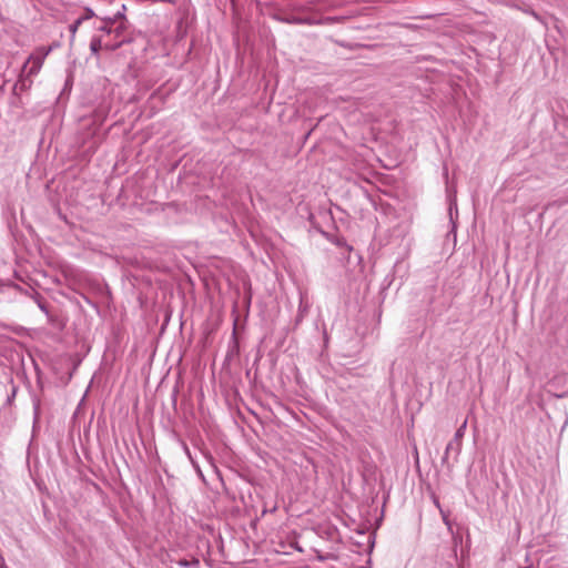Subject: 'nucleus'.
<instances>
[{
	"mask_svg": "<svg viewBox=\"0 0 568 568\" xmlns=\"http://www.w3.org/2000/svg\"><path fill=\"white\" fill-rule=\"evenodd\" d=\"M466 425H467V420H465L462 424V426L455 432L453 439L449 440V443L447 444L444 456L442 458L443 464L447 463L450 453L455 454V458H457L458 455L460 454Z\"/></svg>",
	"mask_w": 568,
	"mask_h": 568,
	"instance_id": "f257e3e1",
	"label": "nucleus"
},
{
	"mask_svg": "<svg viewBox=\"0 0 568 568\" xmlns=\"http://www.w3.org/2000/svg\"><path fill=\"white\" fill-rule=\"evenodd\" d=\"M124 40L119 42H108L103 36L94 34L90 41V51L93 55L98 57L102 49L108 51H115L123 44Z\"/></svg>",
	"mask_w": 568,
	"mask_h": 568,
	"instance_id": "f03ea898",
	"label": "nucleus"
},
{
	"mask_svg": "<svg viewBox=\"0 0 568 568\" xmlns=\"http://www.w3.org/2000/svg\"><path fill=\"white\" fill-rule=\"evenodd\" d=\"M21 292H23L27 296H29L30 298H32L36 304L38 305V307L44 313V314H49V307H48V303L47 301L44 300V297L38 293L33 287H28L26 290H22L20 288Z\"/></svg>",
	"mask_w": 568,
	"mask_h": 568,
	"instance_id": "7ed1b4c3",
	"label": "nucleus"
},
{
	"mask_svg": "<svg viewBox=\"0 0 568 568\" xmlns=\"http://www.w3.org/2000/svg\"><path fill=\"white\" fill-rule=\"evenodd\" d=\"M33 81L27 75L21 74L19 80L16 82L13 87V93L18 94V92L27 91L31 88Z\"/></svg>",
	"mask_w": 568,
	"mask_h": 568,
	"instance_id": "20e7f679",
	"label": "nucleus"
},
{
	"mask_svg": "<svg viewBox=\"0 0 568 568\" xmlns=\"http://www.w3.org/2000/svg\"><path fill=\"white\" fill-rule=\"evenodd\" d=\"M41 65H42V61L40 59L34 60L31 67H29V60H28L22 68V74L27 75L31 79V77L39 73Z\"/></svg>",
	"mask_w": 568,
	"mask_h": 568,
	"instance_id": "39448f33",
	"label": "nucleus"
},
{
	"mask_svg": "<svg viewBox=\"0 0 568 568\" xmlns=\"http://www.w3.org/2000/svg\"><path fill=\"white\" fill-rule=\"evenodd\" d=\"M180 443H181V446H182L183 452L185 453L186 457H187V458H189V460L191 462V464H192L193 468L195 469V471H196L200 476H202V470H201V468H200V465H199V463L195 460V458L193 457V455H192V453H191V450H190V448H189L187 444H186L184 440H182V439L180 440Z\"/></svg>",
	"mask_w": 568,
	"mask_h": 568,
	"instance_id": "423d86ee",
	"label": "nucleus"
},
{
	"mask_svg": "<svg viewBox=\"0 0 568 568\" xmlns=\"http://www.w3.org/2000/svg\"><path fill=\"white\" fill-rule=\"evenodd\" d=\"M307 312H308V306L306 304H304L303 301L301 300L300 306H298V312H297V315L294 321L295 327L302 323V321L304 320Z\"/></svg>",
	"mask_w": 568,
	"mask_h": 568,
	"instance_id": "0eeeda50",
	"label": "nucleus"
},
{
	"mask_svg": "<svg viewBox=\"0 0 568 568\" xmlns=\"http://www.w3.org/2000/svg\"><path fill=\"white\" fill-rule=\"evenodd\" d=\"M97 31L102 32L103 37H111L113 32V28H111L108 23L101 21V24L94 27Z\"/></svg>",
	"mask_w": 568,
	"mask_h": 568,
	"instance_id": "6e6552de",
	"label": "nucleus"
},
{
	"mask_svg": "<svg viewBox=\"0 0 568 568\" xmlns=\"http://www.w3.org/2000/svg\"><path fill=\"white\" fill-rule=\"evenodd\" d=\"M178 565L181 566V567H185V568H189V567H197L200 565V561L199 559L196 558H193L191 560H187V559H180L178 561Z\"/></svg>",
	"mask_w": 568,
	"mask_h": 568,
	"instance_id": "1a4fd4ad",
	"label": "nucleus"
},
{
	"mask_svg": "<svg viewBox=\"0 0 568 568\" xmlns=\"http://www.w3.org/2000/svg\"><path fill=\"white\" fill-rule=\"evenodd\" d=\"M125 29L126 24H124L123 21L120 24L113 27L112 36H114V39L121 40L120 37L122 36Z\"/></svg>",
	"mask_w": 568,
	"mask_h": 568,
	"instance_id": "9d476101",
	"label": "nucleus"
},
{
	"mask_svg": "<svg viewBox=\"0 0 568 568\" xmlns=\"http://www.w3.org/2000/svg\"><path fill=\"white\" fill-rule=\"evenodd\" d=\"M125 10H126V7L123 4L122 9L113 14L114 19L118 21V24H120L122 21L124 24H126V19H125V14H124Z\"/></svg>",
	"mask_w": 568,
	"mask_h": 568,
	"instance_id": "9b49d317",
	"label": "nucleus"
},
{
	"mask_svg": "<svg viewBox=\"0 0 568 568\" xmlns=\"http://www.w3.org/2000/svg\"><path fill=\"white\" fill-rule=\"evenodd\" d=\"M83 22L78 18L73 23H71L69 26V31L71 33V41H73L74 39V36H75V32L77 30L79 29V27L82 24Z\"/></svg>",
	"mask_w": 568,
	"mask_h": 568,
	"instance_id": "f8f14e48",
	"label": "nucleus"
},
{
	"mask_svg": "<svg viewBox=\"0 0 568 568\" xmlns=\"http://www.w3.org/2000/svg\"><path fill=\"white\" fill-rule=\"evenodd\" d=\"M94 16H95V14H94V11H93L91 8L87 7V8H84V12H83V14H81V16L79 17V19H80L82 22H84V21H87V20H89V19H92Z\"/></svg>",
	"mask_w": 568,
	"mask_h": 568,
	"instance_id": "ddd939ff",
	"label": "nucleus"
},
{
	"mask_svg": "<svg viewBox=\"0 0 568 568\" xmlns=\"http://www.w3.org/2000/svg\"><path fill=\"white\" fill-rule=\"evenodd\" d=\"M102 22L108 23L111 28L118 26V21L114 19V17H104L101 19Z\"/></svg>",
	"mask_w": 568,
	"mask_h": 568,
	"instance_id": "4468645a",
	"label": "nucleus"
},
{
	"mask_svg": "<svg viewBox=\"0 0 568 568\" xmlns=\"http://www.w3.org/2000/svg\"><path fill=\"white\" fill-rule=\"evenodd\" d=\"M295 23L300 24H312L313 22L308 18H297L294 20Z\"/></svg>",
	"mask_w": 568,
	"mask_h": 568,
	"instance_id": "2eb2a0df",
	"label": "nucleus"
},
{
	"mask_svg": "<svg viewBox=\"0 0 568 568\" xmlns=\"http://www.w3.org/2000/svg\"><path fill=\"white\" fill-rule=\"evenodd\" d=\"M176 402H178V389L174 388V390L172 393V405H173V407L176 406Z\"/></svg>",
	"mask_w": 568,
	"mask_h": 568,
	"instance_id": "dca6fc26",
	"label": "nucleus"
},
{
	"mask_svg": "<svg viewBox=\"0 0 568 568\" xmlns=\"http://www.w3.org/2000/svg\"><path fill=\"white\" fill-rule=\"evenodd\" d=\"M453 207H455L457 210L456 202L450 200V203H449V215L450 216L453 215Z\"/></svg>",
	"mask_w": 568,
	"mask_h": 568,
	"instance_id": "f3484780",
	"label": "nucleus"
},
{
	"mask_svg": "<svg viewBox=\"0 0 568 568\" xmlns=\"http://www.w3.org/2000/svg\"><path fill=\"white\" fill-rule=\"evenodd\" d=\"M108 42H119L120 40L111 39V37H104Z\"/></svg>",
	"mask_w": 568,
	"mask_h": 568,
	"instance_id": "a211bd4d",
	"label": "nucleus"
},
{
	"mask_svg": "<svg viewBox=\"0 0 568 568\" xmlns=\"http://www.w3.org/2000/svg\"><path fill=\"white\" fill-rule=\"evenodd\" d=\"M39 406H40V404H39V402H37V403L34 404V413H36V416L38 415Z\"/></svg>",
	"mask_w": 568,
	"mask_h": 568,
	"instance_id": "6ab92c4d",
	"label": "nucleus"
},
{
	"mask_svg": "<svg viewBox=\"0 0 568 568\" xmlns=\"http://www.w3.org/2000/svg\"><path fill=\"white\" fill-rule=\"evenodd\" d=\"M89 304H91L94 308H98V305L95 303H92L90 300H87Z\"/></svg>",
	"mask_w": 568,
	"mask_h": 568,
	"instance_id": "aec40b11",
	"label": "nucleus"
},
{
	"mask_svg": "<svg viewBox=\"0 0 568 568\" xmlns=\"http://www.w3.org/2000/svg\"><path fill=\"white\" fill-rule=\"evenodd\" d=\"M443 519H444L445 524L449 526V521L445 515H443Z\"/></svg>",
	"mask_w": 568,
	"mask_h": 568,
	"instance_id": "412c9836",
	"label": "nucleus"
},
{
	"mask_svg": "<svg viewBox=\"0 0 568 568\" xmlns=\"http://www.w3.org/2000/svg\"><path fill=\"white\" fill-rule=\"evenodd\" d=\"M205 458L212 460V456L210 454H204Z\"/></svg>",
	"mask_w": 568,
	"mask_h": 568,
	"instance_id": "4be33fe9",
	"label": "nucleus"
},
{
	"mask_svg": "<svg viewBox=\"0 0 568 568\" xmlns=\"http://www.w3.org/2000/svg\"><path fill=\"white\" fill-rule=\"evenodd\" d=\"M567 395H568V393H564V394H561V395H558V397H559V398H564V397H566Z\"/></svg>",
	"mask_w": 568,
	"mask_h": 568,
	"instance_id": "5701e85b",
	"label": "nucleus"
},
{
	"mask_svg": "<svg viewBox=\"0 0 568 568\" xmlns=\"http://www.w3.org/2000/svg\"><path fill=\"white\" fill-rule=\"evenodd\" d=\"M567 424H568V417H567V419H566V420H565V423H564L562 429H565V427L567 426Z\"/></svg>",
	"mask_w": 568,
	"mask_h": 568,
	"instance_id": "b1692460",
	"label": "nucleus"
}]
</instances>
